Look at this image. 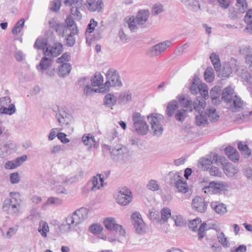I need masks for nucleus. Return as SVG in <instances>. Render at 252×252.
Wrapping results in <instances>:
<instances>
[{
	"instance_id": "1",
	"label": "nucleus",
	"mask_w": 252,
	"mask_h": 252,
	"mask_svg": "<svg viewBox=\"0 0 252 252\" xmlns=\"http://www.w3.org/2000/svg\"><path fill=\"white\" fill-rule=\"evenodd\" d=\"M226 159L216 153H212L209 156L200 158L198 161L199 168L204 171H208L213 176H220L221 171L218 166L223 165Z\"/></svg>"
},
{
	"instance_id": "2",
	"label": "nucleus",
	"mask_w": 252,
	"mask_h": 252,
	"mask_svg": "<svg viewBox=\"0 0 252 252\" xmlns=\"http://www.w3.org/2000/svg\"><path fill=\"white\" fill-rule=\"evenodd\" d=\"M88 210L85 208H81L73 212L71 215H68L65 219L68 228L71 229L77 226L83 222L88 217Z\"/></svg>"
},
{
	"instance_id": "3",
	"label": "nucleus",
	"mask_w": 252,
	"mask_h": 252,
	"mask_svg": "<svg viewBox=\"0 0 252 252\" xmlns=\"http://www.w3.org/2000/svg\"><path fill=\"white\" fill-rule=\"evenodd\" d=\"M205 102L204 100L200 97H197L195 100L193 101V108L198 111L199 115L196 116L195 123L197 126H203L207 123V117L203 110H204Z\"/></svg>"
},
{
	"instance_id": "4",
	"label": "nucleus",
	"mask_w": 252,
	"mask_h": 252,
	"mask_svg": "<svg viewBox=\"0 0 252 252\" xmlns=\"http://www.w3.org/2000/svg\"><path fill=\"white\" fill-rule=\"evenodd\" d=\"M132 121L135 131L141 135H146L149 130V126L145 121V118L139 112L133 113Z\"/></svg>"
},
{
	"instance_id": "5",
	"label": "nucleus",
	"mask_w": 252,
	"mask_h": 252,
	"mask_svg": "<svg viewBox=\"0 0 252 252\" xmlns=\"http://www.w3.org/2000/svg\"><path fill=\"white\" fill-rule=\"evenodd\" d=\"M107 81L102 89H99L101 92H107L110 87L122 86V83L117 71L114 68L109 69L106 74Z\"/></svg>"
},
{
	"instance_id": "6",
	"label": "nucleus",
	"mask_w": 252,
	"mask_h": 252,
	"mask_svg": "<svg viewBox=\"0 0 252 252\" xmlns=\"http://www.w3.org/2000/svg\"><path fill=\"white\" fill-rule=\"evenodd\" d=\"M246 0H236L235 6L229 9L228 17L232 20H236L242 16L248 10Z\"/></svg>"
},
{
	"instance_id": "7",
	"label": "nucleus",
	"mask_w": 252,
	"mask_h": 252,
	"mask_svg": "<svg viewBox=\"0 0 252 252\" xmlns=\"http://www.w3.org/2000/svg\"><path fill=\"white\" fill-rule=\"evenodd\" d=\"M228 188L227 183L222 181H212L209 183V186L203 188L204 192L212 194L220 193L226 190Z\"/></svg>"
},
{
	"instance_id": "8",
	"label": "nucleus",
	"mask_w": 252,
	"mask_h": 252,
	"mask_svg": "<svg viewBox=\"0 0 252 252\" xmlns=\"http://www.w3.org/2000/svg\"><path fill=\"white\" fill-rule=\"evenodd\" d=\"M201 220L196 218L190 220L189 223V227L192 231H198V237L199 240L202 239L205 236L206 223H201Z\"/></svg>"
},
{
	"instance_id": "9",
	"label": "nucleus",
	"mask_w": 252,
	"mask_h": 252,
	"mask_svg": "<svg viewBox=\"0 0 252 252\" xmlns=\"http://www.w3.org/2000/svg\"><path fill=\"white\" fill-rule=\"evenodd\" d=\"M131 192L127 188L124 187L121 189L116 195L117 202L122 205L126 206L129 204L132 201Z\"/></svg>"
},
{
	"instance_id": "10",
	"label": "nucleus",
	"mask_w": 252,
	"mask_h": 252,
	"mask_svg": "<svg viewBox=\"0 0 252 252\" xmlns=\"http://www.w3.org/2000/svg\"><path fill=\"white\" fill-rule=\"evenodd\" d=\"M104 224L106 228L109 230H114L117 232H119V234L125 237L126 231L123 228L122 226L117 224L115 220L111 217L107 218L104 220Z\"/></svg>"
},
{
	"instance_id": "11",
	"label": "nucleus",
	"mask_w": 252,
	"mask_h": 252,
	"mask_svg": "<svg viewBox=\"0 0 252 252\" xmlns=\"http://www.w3.org/2000/svg\"><path fill=\"white\" fill-rule=\"evenodd\" d=\"M190 91L193 94H196L199 93L202 96L200 97L207 99L209 98L208 88L205 83L197 84L193 83L190 87Z\"/></svg>"
},
{
	"instance_id": "12",
	"label": "nucleus",
	"mask_w": 252,
	"mask_h": 252,
	"mask_svg": "<svg viewBox=\"0 0 252 252\" xmlns=\"http://www.w3.org/2000/svg\"><path fill=\"white\" fill-rule=\"evenodd\" d=\"M112 156L117 157L122 160L126 159L130 156L129 150L122 145H116L110 152Z\"/></svg>"
},
{
	"instance_id": "13",
	"label": "nucleus",
	"mask_w": 252,
	"mask_h": 252,
	"mask_svg": "<svg viewBox=\"0 0 252 252\" xmlns=\"http://www.w3.org/2000/svg\"><path fill=\"white\" fill-rule=\"evenodd\" d=\"M63 49L62 44L59 42L54 43L53 46L48 44L44 51V54L51 58L56 57L62 52Z\"/></svg>"
},
{
	"instance_id": "14",
	"label": "nucleus",
	"mask_w": 252,
	"mask_h": 252,
	"mask_svg": "<svg viewBox=\"0 0 252 252\" xmlns=\"http://www.w3.org/2000/svg\"><path fill=\"white\" fill-rule=\"evenodd\" d=\"M161 220H158V225H160L161 229H163L166 232L169 226L167 224L168 219L170 217L172 218L170 209L167 207L163 208L161 210Z\"/></svg>"
},
{
	"instance_id": "15",
	"label": "nucleus",
	"mask_w": 252,
	"mask_h": 252,
	"mask_svg": "<svg viewBox=\"0 0 252 252\" xmlns=\"http://www.w3.org/2000/svg\"><path fill=\"white\" fill-rule=\"evenodd\" d=\"M104 176L103 175L98 174L88 182V186L90 187L91 191H96L103 186Z\"/></svg>"
},
{
	"instance_id": "16",
	"label": "nucleus",
	"mask_w": 252,
	"mask_h": 252,
	"mask_svg": "<svg viewBox=\"0 0 252 252\" xmlns=\"http://www.w3.org/2000/svg\"><path fill=\"white\" fill-rule=\"evenodd\" d=\"M227 104L229 109L233 112L240 111L243 108L245 105L244 102L241 97L236 95H235L233 98Z\"/></svg>"
},
{
	"instance_id": "17",
	"label": "nucleus",
	"mask_w": 252,
	"mask_h": 252,
	"mask_svg": "<svg viewBox=\"0 0 252 252\" xmlns=\"http://www.w3.org/2000/svg\"><path fill=\"white\" fill-rule=\"evenodd\" d=\"M192 207L196 211L204 213L207 209V204L203 198L196 196L192 201Z\"/></svg>"
},
{
	"instance_id": "18",
	"label": "nucleus",
	"mask_w": 252,
	"mask_h": 252,
	"mask_svg": "<svg viewBox=\"0 0 252 252\" xmlns=\"http://www.w3.org/2000/svg\"><path fill=\"white\" fill-rule=\"evenodd\" d=\"M245 60L246 63L250 64V69L252 70V72L251 74H250L248 71L243 70V72L242 73L241 77L243 79H244L245 81L252 83V81H251V79H252V54L251 53H249L246 56Z\"/></svg>"
},
{
	"instance_id": "19",
	"label": "nucleus",
	"mask_w": 252,
	"mask_h": 252,
	"mask_svg": "<svg viewBox=\"0 0 252 252\" xmlns=\"http://www.w3.org/2000/svg\"><path fill=\"white\" fill-rule=\"evenodd\" d=\"M10 199L4 201L3 205V210H7V204H13L21 206V200L20 198V194L17 192H10Z\"/></svg>"
},
{
	"instance_id": "20",
	"label": "nucleus",
	"mask_w": 252,
	"mask_h": 252,
	"mask_svg": "<svg viewBox=\"0 0 252 252\" xmlns=\"http://www.w3.org/2000/svg\"><path fill=\"white\" fill-rule=\"evenodd\" d=\"M87 7L91 11H99L102 7V0H88L87 1Z\"/></svg>"
},
{
	"instance_id": "21",
	"label": "nucleus",
	"mask_w": 252,
	"mask_h": 252,
	"mask_svg": "<svg viewBox=\"0 0 252 252\" xmlns=\"http://www.w3.org/2000/svg\"><path fill=\"white\" fill-rule=\"evenodd\" d=\"M246 14L244 16V22L246 24V27L244 31L249 34L252 33V9H249L246 11Z\"/></svg>"
},
{
	"instance_id": "22",
	"label": "nucleus",
	"mask_w": 252,
	"mask_h": 252,
	"mask_svg": "<svg viewBox=\"0 0 252 252\" xmlns=\"http://www.w3.org/2000/svg\"><path fill=\"white\" fill-rule=\"evenodd\" d=\"M132 99V94L129 91L121 93L118 97V103L122 105H125L130 102Z\"/></svg>"
},
{
	"instance_id": "23",
	"label": "nucleus",
	"mask_w": 252,
	"mask_h": 252,
	"mask_svg": "<svg viewBox=\"0 0 252 252\" xmlns=\"http://www.w3.org/2000/svg\"><path fill=\"white\" fill-rule=\"evenodd\" d=\"M56 118L60 124L62 126L69 125L71 121V116L64 111L62 113H57Z\"/></svg>"
},
{
	"instance_id": "24",
	"label": "nucleus",
	"mask_w": 252,
	"mask_h": 252,
	"mask_svg": "<svg viewBox=\"0 0 252 252\" xmlns=\"http://www.w3.org/2000/svg\"><path fill=\"white\" fill-rule=\"evenodd\" d=\"M149 12L148 10L142 9L140 10L135 17L137 20V23H139L142 27L148 18Z\"/></svg>"
},
{
	"instance_id": "25",
	"label": "nucleus",
	"mask_w": 252,
	"mask_h": 252,
	"mask_svg": "<svg viewBox=\"0 0 252 252\" xmlns=\"http://www.w3.org/2000/svg\"><path fill=\"white\" fill-rule=\"evenodd\" d=\"M234 91L230 86L224 88L222 93V99L226 103H228L234 97Z\"/></svg>"
},
{
	"instance_id": "26",
	"label": "nucleus",
	"mask_w": 252,
	"mask_h": 252,
	"mask_svg": "<svg viewBox=\"0 0 252 252\" xmlns=\"http://www.w3.org/2000/svg\"><path fill=\"white\" fill-rule=\"evenodd\" d=\"M148 121L151 126L153 134L156 135L158 129V114L152 113L147 117Z\"/></svg>"
},
{
	"instance_id": "27",
	"label": "nucleus",
	"mask_w": 252,
	"mask_h": 252,
	"mask_svg": "<svg viewBox=\"0 0 252 252\" xmlns=\"http://www.w3.org/2000/svg\"><path fill=\"white\" fill-rule=\"evenodd\" d=\"M179 102L187 110L191 112L194 109L193 103H192L191 99L189 97L181 96L179 98Z\"/></svg>"
},
{
	"instance_id": "28",
	"label": "nucleus",
	"mask_w": 252,
	"mask_h": 252,
	"mask_svg": "<svg viewBox=\"0 0 252 252\" xmlns=\"http://www.w3.org/2000/svg\"><path fill=\"white\" fill-rule=\"evenodd\" d=\"M51 57L45 56L43 57L39 63L37 65V68L38 70L41 71L42 72L44 70L48 69L52 63V61L50 59Z\"/></svg>"
},
{
	"instance_id": "29",
	"label": "nucleus",
	"mask_w": 252,
	"mask_h": 252,
	"mask_svg": "<svg viewBox=\"0 0 252 252\" xmlns=\"http://www.w3.org/2000/svg\"><path fill=\"white\" fill-rule=\"evenodd\" d=\"M132 223L137 234H143L146 232V225L143 219L140 220H133Z\"/></svg>"
},
{
	"instance_id": "30",
	"label": "nucleus",
	"mask_w": 252,
	"mask_h": 252,
	"mask_svg": "<svg viewBox=\"0 0 252 252\" xmlns=\"http://www.w3.org/2000/svg\"><path fill=\"white\" fill-rule=\"evenodd\" d=\"M137 20L134 16H131L126 22L128 28L132 32H136L138 29L141 27L139 23H137Z\"/></svg>"
},
{
	"instance_id": "31",
	"label": "nucleus",
	"mask_w": 252,
	"mask_h": 252,
	"mask_svg": "<svg viewBox=\"0 0 252 252\" xmlns=\"http://www.w3.org/2000/svg\"><path fill=\"white\" fill-rule=\"evenodd\" d=\"M38 231L43 237L46 238L47 236L48 232H49V227L48 223L43 220H40L39 222Z\"/></svg>"
},
{
	"instance_id": "32",
	"label": "nucleus",
	"mask_w": 252,
	"mask_h": 252,
	"mask_svg": "<svg viewBox=\"0 0 252 252\" xmlns=\"http://www.w3.org/2000/svg\"><path fill=\"white\" fill-rule=\"evenodd\" d=\"M182 4L186 6H189L194 11H197L200 9L199 1L196 0H181Z\"/></svg>"
},
{
	"instance_id": "33",
	"label": "nucleus",
	"mask_w": 252,
	"mask_h": 252,
	"mask_svg": "<svg viewBox=\"0 0 252 252\" xmlns=\"http://www.w3.org/2000/svg\"><path fill=\"white\" fill-rule=\"evenodd\" d=\"M205 113L211 122H216L219 119L220 116L214 107L207 108L205 111Z\"/></svg>"
},
{
	"instance_id": "34",
	"label": "nucleus",
	"mask_w": 252,
	"mask_h": 252,
	"mask_svg": "<svg viewBox=\"0 0 252 252\" xmlns=\"http://www.w3.org/2000/svg\"><path fill=\"white\" fill-rule=\"evenodd\" d=\"M227 160L226 159V163L223 165V170L225 174L229 177H232L238 172V170L235 168L232 164L227 163L226 162Z\"/></svg>"
},
{
	"instance_id": "35",
	"label": "nucleus",
	"mask_w": 252,
	"mask_h": 252,
	"mask_svg": "<svg viewBox=\"0 0 252 252\" xmlns=\"http://www.w3.org/2000/svg\"><path fill=\"white\" fill-rule=\"evenodd\" d=\"M69 33L66 38V44L68 46H73L76 42V36L78 33V30H73V31H68Z\"/></svg>"
},
{
	"instance_id": "36",
	"label": "nucleus",
	"mask_w": 252,
	"mask_h": 252,
	"mask_svg": "<svg viewBox=\"0 0 252 252\" xmlns=\"http://www.w3.org/2000/svg\"><path fill=\"white\" fill-rule=\"evenodd\" d=\"M211 206L218 214H223L226 212V207L222 203H220L217 202H212Z\"/></svg>"
},
{
	"instance_id": "37",
	"label": "nucleus",
	"mask_w": 252,
	"mask_h": 252,
	"mask_svg": "<svg viewBox=\"0 0 252 252\" xmlns=\"http://www.w3.org/2000/svg\"><path fill=\"white\" fill-rule=\"evenodd\" d=\"M71 69V65L68 63H63L59 69V74L61 76L68 75Z\"/></svg>"
},
{
	"instance_id": "38",
	"label": "nucleus",
	"mask_w": 252,
	"mask_h": 252,
	"mask_svg": "<svg viewBox=\"0 0 252 252\" xmlns=\"http://www.w3.org/2000/svg\"><path fill=\"white\" fill-rule=\"evenodd\" d=\"M238 148L245 157L248 158L251 155V150L245 143L242 142H239Z\"/></svg>"
},
{
	"instance_id": "39",
	"label": "nucleus",
	"mask_w": 252,
	"mask_h": 252,
	"mask_svg": "<svg viewBox=\"0 0 252 252\" xmlns=\"http://www.w3.org/2000/svg\"><path fill=\"white\" fill-rule=\"evenodd\" d=\"M210 58L216 71H219L220 69L221 65L219 56L213 53L210 55Z\"/></svg>"
},
{
	"instance_id": "40",
	"label": "nucleus",
	"mask_w": 252,
	"mask_h": 252,
	"mask_svg": "<svg viewBox=\"0 0 252 252\" xmlns=\"http://www.w3.org/2000/svg\"><path fill=\"white\" fill-rule=\"evenodd\" d=\"M25 24V20L23 18L19 20L12 30V33L15 35H18L21 32Z\"/></svg>"
},
{
	"instance_id": "41",
	"label": "nucleus",
	"mask_w": 252,
	"mask_h": 252,
	"mask_svg": "<svg viewBox=\"0 0 252 252\" xmlns=\"http://www.w3.org/2000/svg\"><path fill=\"white\" fill-rule=\"evenodd\" d=\"M16 112V107L14 104H10L8 107L6 106L0 108V114L11 115Z\"/></svg>"
},
{
	"instance_id": "42",
	"label": "nucleus",
	"mask_w": 252,
	"mask_h": 252,
	"mask_svg": "<svg viewBox=\"0 0 252 252\" xmlns=\"http://www.w3.org/2000/svg\"><path fill=\"white\" fill-rule=\"evenodd\" d=\"M118 99L113 94H108L105 96L104 104L108 107H112L116 102Z\"/></svg>"
},
{
	"instance_id": "43",
	"label": "nucleus",
	"mask_w": 252,
	"mask_h": 252,
	"mask_svg": "<svg viewBox=\"0 0 252 252\" xmlns=\"http://www.w3.org/2000/svg\"><path fill=\"white\" fill-rule=\"evenodd\" d=\"M178 108V103L176 100H173L170 101L167 107V114L169 117H171L174 111Z\"/></svg>"
},
{
	"instance_id": "44",
	"label": "nucleus",
	"mask_w": 252,
	"mask_h": 252,
	"mask_svg": "<svg viewBox=\"0 0 252 252\" xmlns=\"http://www.w3.org/2000/svg\"><path fill=\"white\" fill-rule=\"evenodd\" d=\"M103 81L102 76L99 73H95V75L91 79L93 87L97 86L100 88Z\"/></svg>"
},
{
	"instance_id": "45",
	"label": "nucleus",
	"mask_w": 252,
	"mask_h": 252,
	"mask_svg": "<svg viewBox=\"0 0 252 252\" xmlns=\"http://www.w3.org/2000/svg\"><path fill=\"white\" fill-rule=\"evenodd\" d=\"M204 79L207 82H212L215 78L214 70L212 67H208L204 73Z\"/></svg>"
},
{
	"instance_id": "46",
	"label": "nucleus",
	"mask_w": 252,
	"mask_h": 252,
	"mask_svg": "<svg viewBox=\"0 0 252 252\" xmlns=\"http://www.w3.org/2000/svg\"><path fill=\"white\" fill-rule=\"evenodd\" d=\"M65 23L67 25V27L65 28V31L66 32H68V31H73V30L75 29L78 30L75 23L71 17H68L66 19Z\"/></svg>"
},
{
	"instance_id": "47",
	"label": "nucleus",
	"mask_w": 252,
	"mask_h": 252,
	"mask_svg": "<svg viewBox=\"0 0 252 252\" xmlns=\"http://www.w3.org/2000/svg\"><path fill=\"white\" fill-rule=\"evenodd\" d=\"M48 44L47 43L46 40L44 38H38L35 42L34 47L37 49H42L45 51L46 49L47 46Z\"/></svg>"
},
{
	"instance_id": "48",
	"label": "nucleus",
	"mask_w": 252,
	"mask_h": 252,
	"mask_svg": "<svg viewBox=\"0 0 252 252\" xmlns=\"http://www.w3.org/2000/svg\"><path fill=\"white\" fill-rule=\"evenodd\" d=\"M82 142L86 146H89L91 147L95 143V139L93 136H91L90 134L84 135L82 138Z\"/></svg>"
},
{
	"instance_id": "49",
	"label": "nucleus",
	"mask_w": 252,
	"mask_h": 252,
	"mask_svg": "<svg viewBox=\"0 0 252 252\" xmlns=\"http://www.w3.org/2000/svg\"><path fill=\"white\" fill-rule=\"evenodd\" d=\"M172 219L174 220L175 225L177 226L182 227L185 225L186 222L185 220L183 219V218L181 215H173L172 216Z\"/></svg>"
},
{
	"instance_id": "50",
	"label": "nucleus",
	"mask_w": 252,
	"mask_h": 252,
	"mask_svg": "<svg viewBox=\"0 0 252 252\" xmlns=\"http://www.w3.org/2000/svg\"><path fill=\"white\" fill-rule=\"evenodd\" d=\"M178 191L186 193L188 191V186L185 182L182 180L177 183L175 186Z\"/></svg>"
},
{
	"instance_id": "51",
	"label": "nucleus",
	"mask_w": 252,
	"mask_h": 252,
	"mask_svg": "<svg viewBox=\"0 0 252 252\" xmlns=\"http://www.w3.org/2000/svg\"><path fill=\"white\" fill-rule=\"evenodd\" d=\"M187 111L188 110L184 109L178 110L175 116L176 120L181 122L184 121L185 118L187 117Z\"/></svg>"
},
{
	"instance_id": "52",
	"label": "nucleus",
	"mask_w": 252,
	"mask_h": 252,
	"mask_svg": "<svg viewBox=\"0 0 252 252\" xmlns=\"http://www.w3.org/2000/svg\"><path fill=\"white\" fill-rule=\"evenodd\" d=\"M20 206L13 204H7V210L8 213L10 215H15L19 212Z\"/></svg>"
},
{
	"instance_id": "53",
	"label": "nucleus",
	"mask_w": 252,
	"mask_h": 252,
	"mask_svg": "<svg viewBox=\"0 0 252 252\" xmlns=\"http://www.w3.org/2000/svg\"><path fill=\"white\" fill-rule=\"evenodd\" d=\"M169 175L170 177V184L174 185V186L177 184L178 182L182 179V177H181L180 175L177 173L170 172Z\"/></svg>"
},
{
	"instance_id": "54",
	"label": "nucleus",
	"mask_w": 252,
	"mask_h": 252,
	"mask_svg": "<svg viewBox=\"0 0 252 252\" xmlns=\"http://www.w3.org/2000/svg\"><path fill=\"white\" fill-rule=\"evenodd\" d=\"M62 203V199L59 198L51 197L48 198L45 205H55L56 206H58L61 205Z\"/></svg>"
},
{
	"instance_id": "55",
	"label": "nucleus",
	"mask_w": 252,
	"mask_h": 252,
	"mask_svg": "<svg viewBox=\"0 0 252 252\" xmlns=\"http://www.w3.org/2000/svg\"><path fill=\"white\" fill-rule=\"evenodd\" d=\"M171 42L169 40H166L158 43V54L163 53L167 48L170 47Z\"/></svg>"
},
{
	"instance_id": "56",
	"label": "nucleus",
	"mask_w": 252,
	"mask_h": 252,
	"mask_svg": "<svg viewBox=\"0 0 252 252\" xmlns=\"http://www.w3.org/2000/svg\"><path fill=\"white\" fill-rule=\"evenodd\" d=\"M221 89L219 86H215L213 87L210 91V96L212 99H216L220 95V92Z\"/></svg>"
},
{
	"instance_id": "57",
	"label": "nucleus",
	"mask_w": 252,
	"mask_h": 252,
	"mask_svg": "<svg viewBox=\"0 0 252 252\" xmlns=\"http://www.w3.org/2000/svg\"><path fill=\"white\" fill-rule=\"evenodd\" d=\"M102 88L103 86H102L101 88L94 89L93 87L87 85L84 88V93L87 95H90L91 94L93 93H104L105 92H101L99 91V89H101Z\"/></svg>"
},
{
	"instance_id": "58",
	"label": "nucleus",
	"mask_w": 252,
	"mask_h": 252,
	"mask_svg": "<svg viewBox=\"0 0 252 252\" xmlns=\"http://www.w3.org/2000/svg\"><path fill=\"white\" fill-rule=\"evenodd\" d=\"M218 238L219 242L221 243L222 246L225 247H228L229 246L228 241L223 232H221L218 235Z\"/></svg>"
},
{
	"instance_id": "59",
	"label": "nucleus",
	"mask_w": 252,
	"mask_h": 252,
	"mask_svg": "<svg viewBox=\"0 0 252 252\" xmlns=\"http://www.w3.org/2000/svg\"><path fill=\"white\" fill-rule=\"evenodd\" d=\"M90 231L94 234H98L103 230L102 227L100 224H92L90 226Z\"/></svg>"
},
{
	"instance_id": "60",
	"label": "nucleus",
	"mask_w": 252,
	"mask_h": 252,
	"mask_svg": "<svg viewBox=\"0 0 252 252\" xmlns=\"http://www.w3.org/2000/svg\"><path fill=\"white\" fill-rule=\"evenodd\" d=\"M70 58V56L69 53H65L62 55V56L57 59V63H66Z\"/></svg>"
},
{
	"instance_id": "61",
	"label": "nucleus",
	"mask_w": 252,
	"mask_h": 252,
	"mask_svg": "<svg viewBox=\"0 0 252 252\" xmlns=\"http://www.w3.org/2000/svg\"><path fill=\"white\" fill-rule=\"evenodd\" d=\"M54 28L59 35L63 36L65 31L64 24H57Z\"/></svg>"
},
{
	"instance_id": "62",
	"label": "nucleus",
	"mask_w": 252,
	"mask_h": 252,
	"mask_svg": "<svg viewBox=\"0 0 252 252\" xmlns=\"http://www.w3.org/2000/svg\"><path fill=\"white\" fill-rule=\"evenodd\" d=\"M19 166V163H17L16 159L15 160L8 161L5 163V168L7 169H12Z\"/></svg>"
},
{
	"instance_id": "63",
	"label": "nucleus",
	"mask_w": 252,
	"mask_h": 252,
	"mask_svg": "<svg viewBox=\"0 0 252 252\" xmlns=\"http://www.w3.org/2000/svg\"><path fill=\"white\" fill-rule=\"evenodd\" d=\"M11 102L10 97L6 96L0 98V108L7 106Z\"/></svg>"
},
{
	"instance_id": "64",
	"label": "nucleus",
	"mask_w": 252,
	"mask_h": 252,
	"mask_svg": "<svg viewBox=\"0 0 252 252\" xmlns=\"http://www.w3.org/2000/svg\"><path fill=\"white\" fill-rule=\"evenodd\" d=\"M147 187L149 189L152 191H156L158 190V183L157 181L151 180L147 185Z\"/></svg>"
}]
</instances>
